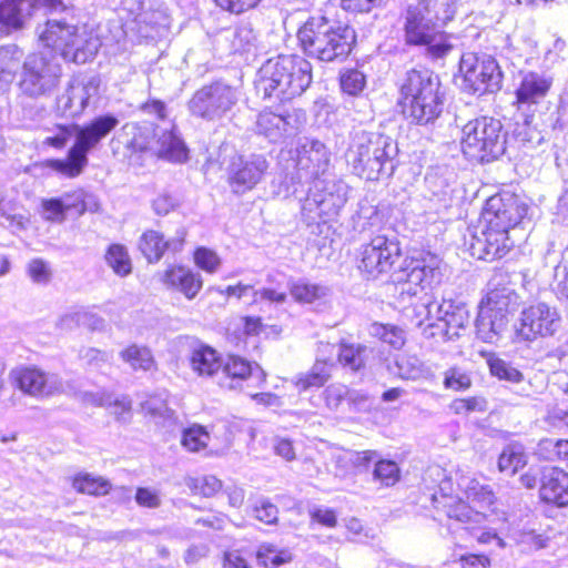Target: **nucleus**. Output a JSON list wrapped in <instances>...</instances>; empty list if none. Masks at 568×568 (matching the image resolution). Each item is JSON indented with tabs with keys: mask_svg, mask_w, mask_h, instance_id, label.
<instances>
[{
	"mask_svg": "<svg viewBox=\"0 0 568 568\" xmlns=\"http://www.w3.org/2000/svg\"><path fill=\"white\" fill-rule=\"evenodd\" d=\"M440 264L442 260L430 253L413 257L406 262L396 285L397 302L405 317L423 329L435 322L438 303H433L427 292L442 280Z\"/></svg>",
	"mask_w": 568,
	"mask_h": 568,
	"instance_id": "obj_1",
	"label": "nucleus"
},
{
	"mask_svg": "<svg viewBox=\"0 0 568 568\" xmlns=\"http://www.w3.org/2000/svg\"><path fill=\"white\" fill-rule=\"evenodd\" d=\"M312 82V65L301 55H278L267 60L258 71L256 89L265 98L281 102L301 95Z\"/></svg>",
	"mask_w": 568,
	"mask_h": 568,
	"instance_id": "obj_2",
	"label": "nucleus"
},
{
	"mask_svg": "<svg viewBox=\"0 0 568 568\" xmlns=\"http://www.w3.org/2000/svg\"><path fill=\"white\" fill-rule=\"evenodd\" d=\"M297 39L305 54L329 62L351 53L355 30L348 24L336 26L323 16H314L298 29Z\"/></svg>",
	"mask_w": 568,
	"mask_h": 568,
	"instance_id": "obj_3",
	"label": "nucleus"
},
{
	"mask_svg": "<svg viewBox=\"0 0 568 568\" xmlns=\"http://www.w3.org/2000/svg\"><path fill=\"white\" fill-rule=\"evenodd\" d=\"M438 4V0H417L407 7L404 23L406 42L427 47L434 58H443L453 49L449 37L437 28Z\"/></svg>",
	"mask_w": 568,
	"mask_h": 568,
	"instance_id": "obj_4",
	"label": "nucleus"
},
{
	"mask_svg": "<svg viewBox=\"0 0 568 568\" xmlns=\"http://www.w3.org/2000/svg\"><path fill=\"white\" fill-rule=\"evenodd\" d=\"M440 81L434 72L410 70L400 87L404 112L418 123H428L436 119L443 106Z\"/></svg>",
	"mask_w": 568,
	"mask_h": 568,
	"instance_id": "obj_5",
	"label": "nucleus"
},
{
	"mask_svg": "<svg viewBox=\"0 0 568 568\" xmlns=\"http://www.w3.org/2000/svg\"><path fill=\"white\" fill-rule=\"evenodd\" d=\"M458 487L466 500L450 499V503L445 505L448 518L469 527L485 523L489 516L488 511H494L491 508L496 499L494 491L489 486L483 485L474 478H462Z\"/></svg>",
	"mask_w": 568,
	"mask_h": 568,
	"instance_id": "obj_6",
	"label": "nucleus"
},
{
	"mask_svg": "<svg viewBox=\"0 0 568 568\" xmlns=\"http://www.w3.org/2000/svg\"><path fill=\"white\" fill-rule=\"evenodd\" d=\"M518 295L510 288H496L481 300L476 320L477 335L486 343L496 341L507 324V316L517 305Z\"/></svg>",
	"mask_w": 568,
	"mask_h": 568,
	"instance_id": "obj_7",
	"label": "nucleus"
},
{
	"mask_svg": "<svg viewBox=\"0 0 568 568\" xmlns=\"http://www.w3.org/2000/svg\"><path fill=\"white\" fill-rule=\"evenodd\" d=\"M561 325L562 317L555 306L536 302L521 310L515 324V333L521 341L534 342L555 336Z\"/></svg>",
	"mask_w": 568,
	"mask_h": 568,
	"instance_id": "obj_8",
	"label": "nucleus"
},
{
	"mask_svg": "<svg viewBox=\"0 0 568 568\" xmlns=\"http://www.w3.org/2000/svg\"><path fill=\"white\" fill-rule=\"evenodd\" d=\"M61 67L54 55L40 52L29 55L23 63L20 80L21 91L29 97H41L51 92L58 84Z\"/></svg>",
	"mask_w": 568,
	"mask_h": 568,
	"instance_id": "obj_9",
	"label": "nucleus"
},
{
	"mask_svg": "<svg viewBox=\"0 0 568 568\" xmlns=\"http://www.w3.org/2000/svg\"><path fill=\"white\" fill-rule=\"evenodd\" d=\"M459 71L464 77L465 89L471 93L483 94L500 88L501 72L490 55L467 52L460 58Z\"/></svg>",
	"mask_w": 568,
	"mask_h": 568,
	"instance_id": "obj_10",
	"label": "nucleus"
},
{
	"mask_svg": "<svg viewBox=\"0 0 568 568\" xmlns=\"http://www.w3.org/2000/svg\"><path fill=\"white\" fill-rule=\"evenodd\" d=\"M237 100L235 89L216 82L199 90L190 102V109L193 114L212 120L229 112Z\"/></svg>",
	"mask_w": 568,
	"mask_h": 568,
	"instance_id": "obj_11",
	"label": "nucleus"
},
{
	"mask_svg": "<svg viewBox=\"0 0 568 568\" xmlns=\"http://www.w3.org/2000/svg\"><path fill=\"white\" fill-rule=\"evenodd\" d=\"M528 206L516 194L504 192L490 196L481 212V222L493 227L510 230L527 214Z\"/></svg>",
	"mask_w": 568,
	"mask_h": 568,
	"instance_id": "obj_12",
	"label": "nucleus"
},
{
	"mask_svg": "<svg viewBox=\"0 0 568 568\" xmlns=\"http://www.w3.org/2000/svg\"><path fill=\"white\" fill-rule=\"evenodd\" d=\"M268 170V162L262 154L236 155L229 168L227 182L233 193L244 194L253 190Z\"/></svg>",
	"mask_w": 568,
	"mask_h": 568,
	"instance_id": "obj_13",
	"label": "nucleus"
},
{
	"mask_svg": "<svg viewBox=\"0 0 568 568\" xmlns=\"http://www.w3.org/2000/svg\"><path fill=\"white\" fill-rule=\"evenodd\" d=\"M469 322L466 307L450 300H444L436 305L435 322L429 323L423 332L426 338L442 337L444 341L459 336V331Z\"/></svg>",
	"mask_w": 568,
	"mask_h": 568,
	"instance_id": "obj_14",
	"label": "nucleus"
},
{
	"mask_svg": "<svg viewBox=\"0 0 568 568\" xmlns=\"http://www.w3.org/2000/svg\"><path fill=\"white\" fill-rule=\"evenodd\" d=\"M11 377L23 393L36 398H49L67 392L57 374L45 373L36 367L14 369Z\"/></svg>",
	"mask_w": 568,
	"mask_h": 568,
	"instance_id": "obj_15",
	"label": "nucleus"
},
{
	"mask_svg": "<svg viewBox=\"0 0 568 568\" xmlns=\"http://www.w3.org/2000/svg\"><path fill=\"white\" fill-rule=\"evenodd\" d=\"M508 232V230L481 223L480 232L473 235L469 244L471 255L484 261L501 258L514 245Z\"/></svg>",
	"mask_w": 568,
	"mask_h": 568,
	"instance_id": "obj_16",
	"label": "nucleus"
},
{
	"mask_svg": "<svg viewBox=\"0 0 568 568\" xmlns=\"http://www.w3.org/2000/svg\"><path fill=\"white\" fill-rule=\"evenodd\" d=\"M400 248L396 242L385 236L374 237L362 251V265L359 266L369 276H377L392 268L399 257Z\"/></svg>",
	"mask_w": 568,
	"mask_h": 568,
	"instance_id": "obj_17",
	"label": "nucleus"
},
{
	"mask_svg": "<svg viewBox=\"0 0 568 568\" xmlns=\"http://www.w3.org/2000/svg\"><path fill=\"white\" fill-rule=\"evenodd\" d=\"M224 378L221 382L223 387L245 392L247 388L258 387L265 382V373L257 365H252L239 356H230L223 365Z\"/></svg>",
	"mask_w": 568,
	"mask_h": 568,
	"instance_id": "obj_18",
	"label": "nucleus"
},
{
	"mask_svg": "<svg viewBox=\"0 0 568 568\" xmlns=\"http://www.w3.org/2000/svg\"><path fill=\"white\" fill-rule=\"evenodd\" d=\"M119 120L113 115L95 118L84 128L79 125H61L60 133L55 136H48L43 142H99L104 139L116 125Z\"/></svg>",
	"mask_w": 568,
	"mask_h": 568,
	"instance_id": "obj_19",
	"label": "nucleus"
},
{
	"mask_svg": "<svg viewBox=\"0 0 568 568\" xmlns=\"http://www.w3.org/2000/svg\"><path fill=\"white\" fill-rule=\"evenodd\" d=\"M99 83L94 78L74 79L67 90L58 98V110L65 116L81 115L90 100L98 94Z\"/></svg>",
	"mask_w": 568,
	"mask_h": 568,
	"instance_id": "obj_20",
	"label": "nucleus"
},
{
	"mask_svg": "<svg viewBox=\"0 0 568 568\" xmlns=\"http://www.w3.org/2000/svg\"><path fill=\"white\" fill-rule=\"evenodd\" d=\"M72 32H74V24L50 19L38 28V38L43 49L48 51L47 54L55 58L60 55L68 61L69 53L67 51L72 39Z\"/></svg>",
	"mask_w": 568,
	"mask_h": 568,
	"instance_id": "obj_21",
	"label": "nucleus"
},
{
	"mask_svg": "<svg viewBox=\"0 0 568 568\" xmlns=\"http://www.w3.org/2000/svg\"><path fill=\"white\" fill-rule=\"evenodd\" d=\"M33 7H45L51 11H63L62 0H0V23L4 27L19 29L24 19L31 14Z\"/></svg>",
	"mask_w": 568,
	"mask_h": 568,
	"instance_id": "obj_22",
	"label": "nucleus"
},
{
	"mask_svg": "<svg viewBox=\"0 0 568 568\" xmlns=\"http://www.w3.org/2000/svg\"><path fill=\"white\" fill-rule=\"evenodd\" d=\"M185 236L186 231L183 227L176 230L175 235L169 240H164L160 232L149 230L141 235L139 248L150 263H156L165 251H181Z\"/></svg>",
	"mask_w": 568,
	"mask_h": 568,
	"instance_id": "obj_23",
	"label": "nucleus"
},
{
	"mask_svg": "<svg viewBox=\"0 0 568 568\" xmlns=\"http://www.w3.org/2000/svg\"><path fill=\"white\" fill-rule=\"evenodd\" d=\"M324 180L315 178L310 187L307 196L302 204V214L307 223H313L316 219L325 220L336 213L335 196L331 192H322Z\"/></svg>",
	"mask_w": 568,
	"mask_h": 568,
	"instance_id": "obj_24",
	"label": "nucleus"
},
{
	"mask_svg": "<svg viewBox=\"0 0 568 568\" xmlns=\"http://www.w3.org/2000/svg\"><path fill=\"white\" fill-rule=\"evenodd\" d=\"M159 276L168 288L180 292L187 300H193L203 286L201 274L183 265H169Z\"/></svg>",
	"mask_w": 568,
	"mask_h": 568,
	"instance_id": "obj_25",
	"label": "nucleus"
},
{
	"mask_svg": "<svg viewBox=\"0 0 568 568\" xmlns=\"http://www.w3.org/2000/svg\"><path fill=\"white\" fill-rule=\"evenodd\" d=\"M552 77L546 72L527 71L521 73L519 85L516 89L518 104H537L549 92Z\"/></svg>",
	"mask_w": 568,
	"mask_h": 568,
	"instance_id": "obj_26",
	"label": "nucleus"
},
{
	"mask_svg": "<svg viewBox=\"0 0 568 568\" xmlns=\"http://www.w3.org/2000/svg\"><path fill=\"white\" fill-rule=\"evenodd\" d=\"M539 496L545 503L560 507L568 505V473L557 467L545 469L540 479Z\"/></svg>",
	"mask_w": 568,
	"mask_h": 568,
	"instance_id": "obj_27",
	"label": "nucleus"
},
{
	"mask_svg": "<svg viewBox=\"0 0 568 568\" xmlns=\"http://www.w3.org/2000/svg\"><path fill=\"white\" fill-rule=\"evenodd\" d=\"M101 47V40L93 28L87 24L74 26L72 39L68 49L69 59L74 63H85L91 60Z\"/></svg>",
	"mask_w": 568,
	"mask_h": 568,
	"instance_id": "obj_28",
	"label": "nucleus"
},
{
	"mask_svg": "<svg viewBox=\"0 0 568 568\" xmlns=\"http://www.w3.org/2000/svg\"><path fill=\"white\" fill-rule=\"evenodd\" d=\"M503 52L505 58L516 68L535 65L539 60L537 42L524 33H514L508 37Z\"/></svg>",
	"mask_w": 568,
	"mask_h": 568,
	"instance_id": "obj_29",
	"label": "nucleus"
},
{
	"mask_svg": "<svg viewBox=\"0 0 568 568\" xmlns=\"http://www.w3.org/2000/svg\"><path fill=\"white\" fill-rule=\"evenodd\" d=\"M92 144H73L65 159H53L43 162V166L50 168L58 174L73 179L79 176L88 164V152Z\"/></svg>",
	"mask_w": 568,
	"mask_h": 568,
	"instance_id": "obj_30",
	"label": "nucleus"
},
{
	"mask_svg": "<svg viewBox=\"0 0 568 568\" xmlns=\"http://www.w3.org/2000/svg\"><path fill=\"white\" fill-rule=\"evenodd\" d=\"M503 125L499 120L483 116L462 128L460 142H498Z\"/></svg>",
	"mask_w": 568,
	"mask_h": 568,
	"instance_id": "obj_31",
	"label": "nucleus"
},
{
	"mask_svg": "<svg viewBox=\"0 0 568 568\" xmlns=\"http://www.w3.org/2000/svg\"><path fill=\"white\" fill-rule=\"evenodd\" d=\"M189 363L191 369L201 377H211L222 368L217 352L200 342L191 346Z\"/></svg>",
	"mask_w": 568,
	"mask_h": 568,
	"instance_id": "obj_32",
	"label": "nucleus"
},
{
	"mask_svg": "<svg viewBox=\"0 0 568 568\" xmlns=\"http://www.w3.org/2000/svg\"><path fill=\"white\" fill-rule=\"evenodd\" d=\"M291 296L297 303L312 304L326 298L331 294L328 286L312 283L306 278H291L287 283Z\"/></svg>",
	"mask_w": 568,
	"mask_h": 568,
	"instance_id": "obj_33",
	"label": "nucleus"
},
{
	"mask_svg": "<svg viewBox=\"0 0 568 568\" xmlns=\"http://www.w3.org/2000/svg\"><path fill=\"white\" fill-rule=\"evenodd\" d=\"M462 152L471 163H489L505 153V144H462Z\"/></svg>",
	"mask_w": 568,
	"mask_h": 568,
	"instance_id": "obj_34",
	"label": "nucleus"
},
{
	"mask_svg": "<svg viewBox=\"0 0 568 568\" xmlns=\"http://www.w3.org/2000/svg\"><path fill=\"white\" fill-rule=\"evenodd\" d=\"M23 51L17 45H6L0 48V82L8 84L12 82L16 72L20 67Z\"/></svg>",
	"mask_w": 568,
	"mask_h": 568,
	"instance_id": "obj_35",
	"label": "nucleus"
},
{
	"mask_svg": "<svg viewBox=\"0 0 568 568\" xmlns=\"http://www.w3.org/2000/svg\"><path fill=\"white\" fill-rule=\"evenodd\" d=\"M398 376L403 379L428 378L430 369L415 355L403 354L396 359Z\"/></svg>",
	"mask_w": 568,
	"mask_h": 568,
	"instance_id": "obj_36",
	"label": "nucleus"
},
{
	"mask_svg": "<svg viewBox=\"0 0 568 568\" xmlns=\"http://www.w3.org/2000/svg\"><path fill=\"white\" fill-rule=\"evenodd\" d=\"M329 375V365L325 361H316L310 372L300 374L296 377L295 385L301 390L321 387L327 382Z\"/></svg>",
	"mask_w": 568,
	"mask_h": 568,
	"instance_id": "obj_37",
	"label": "nucleus"
},
{
	"mask_svg": "<svg viewBox=\"0 0 568 568\" xmlns=\"http://www.w3.org/2000/svg\"><path fill=\"white\" fill-rule=\"evenodd\" d=\"M287 125L286 118L271 111L261 112L256 121L258 133L270 139H276L282 132H286Z\"/></svg>",
	"mask_w": 568,
	"mask_h": 568,
	"instance_id": "obj_38",
	"label": "nucleus"
},
{
	"mask_svg": "<svg viewBox=\"0 0 568 568\" xmlns=\"http://www.w3.org/2000/svg\"><path fill=\"white\" fill-rule=\"evenodd\" d=\"M121 358L133 369L150 371L155 361L151 351L145 346L130 345L120 353Z\"/></svg>",
	"mask_w": 568,
	"mask_h": 568,
	"instance_id": "obj_39",
	"label": "nucleus"
},
{
	"mask_svg": "<svg viewBox=\"0 0 568 568\" xmlns=\"http://www.w3.org/2000/svg\"><path fill=\"white\" fill-rule=\"evenodd\" d=\"M527 464V456L524 449L517 445L507 446L499 456L498 468L508 475H515Z\"/></svg>",
	"mask_w": 568,
	"mask_h": 568,
	"instance_id": "obj_40",
	"label": "nucleus"
},
{
	"mask_svg": "<svg viewBox=\"0 0 568 568\" xmlns=\"http://www.w3.org/2000/svg\"><path fill=\"white\" fill-rule=\"evenodd\" d=\"M369 333L395 349H400L406 343L404 329L395 325L374 323L371 325Z\"/></svg>",
	"mask_w": 568,
	"mask_h": 568,
	"instance_id": "obj_41",
	"label": "nucleus"
},
{
	"mask_svg": "<svg viewBox=\"0 0 568 568\" xmlns=\"http://www.w3.org/2000/svg\"><path fill=\"white\" fill-rule=\"evenodd\" d=\"M256 558L265 568H278L292 560V554L286 549H277L274 545L263 544L258 547Z\"/></svg>",
	"mask_w": 568,
	"mask_h": 568,
	"instance_id": "obj_42",
	"label": "nucleus"
},
{
	"mask_svg": "<svg viewBox=\"0 0 568 568\" xmlns=\"http://www.w3.org/2000/svg\"><path fill=\"white\" fill-rule=\"evenodd\" d=\"M105 261L108 265L120 276L131 273L132 265L126 248L121 244H112L109 246Z\"/></svg>",
	"mask_w": 568,
	"mask_h": 568,
	"instance_id": "obj_43",
	"label": "nucleus"
},
{
	"mask_svg": "<svg viewBox=\"0 0 568 568\" xmlns=\"http://www.w3.org/2000/svg\"><path fill=\"white\" fill-rule=\"evenodd\" d=\"M73 487L79 493L100 496L109 493L111 484L102 477L83 474L74 477Z\"/></svg>",
	"mask_w": 568,
	"mask_h": 568,
	"instance_id": "obj_44",
	"label": "nucleus"
},
{
	"mask_svg": "<svg viewBox=\"0 0 568 568\" xmlns=\"http://www.w3.org/2000/svg\"><path fill=\"white\" fill-rule=\"evenodd\" d=\"M185 484L193 494L204 497H211L222 488V481L213 475L190 477L186 479Z\"/></svg>",
	"mask_w": 568,
	"mask_h": 568,
	"instance_id": "obj_45",
	"label": "nucleus"
},
{
	"mask_svg": "<svg viewBox=\"0 0 568 568\" xmlns=\"http://www.w3.org/2000/svg\"><path fill=\"white\" fill-rule=\"evenodd\" d=\"M209 440V433L202 426L193 425L184 429L181 443L187 450L199 452L207 446Z\"/></svg>",
	"mask_w": 568,
	"mask_h": 568,
	"instance_id": "obj_46",
	"label": "nucleus"
},
{
	"mask_svg": "<svg viewBox=\"0 0 568 568\" xmlns=\"http://www.w3.org/2000/svg\"><path fill=\"white\" fill-rule=\"evenodd\" d=\"M400 476L397 464L393 460H376L374 469V479L382 485L389 487L395 485Z\"/></svg>",
	"mask_w": 568,
	"mask_h": 568,
	"instance_id": "obj_47",
	"label": "nucleus"
},
{
	"mask_svg": "<svg viewBox=\"0 0 568 568\" xmlns=\"http://www.w3.org/2000/svg\"><path fill=\"white\" fill-rule=\"evenodd\" d=\"M488 364L491 375L499 379L514 384H518L524 379L521 372L500 358H490Z\"/></svg>",
	"mask_w": 568,
	"mask_h": 568,
	"instance_id": "obj_48",
	"label": "nucleus"
},
{
	"mask_svg": "<svg viewBox=\"0 0 568 568\" xmlns=\"http://www.w3.org/2000/svg\"><path fill=\"white\" fill-rule=\"evenodd\" d=\"M450 410L456 415H468L474 412L484 413L487 410V400L480 396L457 398L449 405Z\"/></svg>",
	"mask_w": 568,
	"mask_h": 568,
	"instance_id": "obj_49",
	"label": "nucleus"
},
{
	"mask_svg": "<svg viewBox=\"0 0 568 568\" xmlns=\"http://www.w3.org/2000/svg\"><path fill=\"white\" fill-rule=\"evenodd\" d=\"M68 394H71L73 397L79 399L85 405L92 406H108L111 404L112 394L99 390V392H82V390H73L70 384L64 385Z\"/></svg>",
	"mask_w": 568,
	"mask_h": 568,
	"instance_id": "obj_50",
	"label": "nucleus"
},
{
	"mask_svg": "<svg viewBox=\"0 0 568 568\" xmlns=\"http://www.w3.org/2000/svg\"><path fill=\"white\" fill-rule=\"evenodd\" d=\"M69 204H62L59 199L42 200V217L52 223H62L65 220Z\"/></svg>",
	"mask_w": 568,
	"mask_h": 568,
	"instance_id": "obj_51",
	"label": "nucleus"
},
{
	"mask_svg": "<svg viewBox=\"0 0 568 568\" xmlns=\"http://www.w3.org/2000/svg\"><path fill=\"white\" fill-rule=\"evenodd\" d=\"M254 517L266 525H274L278 519V508L266 498H260L253 507Z\"/></svg>",
	"mask_w": 568,
	"mask_h": 568,
	"instance_id": "obj_52",
	"label": "nucleus"
},
{
	"mask_svg": "<svg viewBox=\"0 0 568 568\" xmlns=\"http://www.w3.org/2000/svg\"><path fill=\"white\" fill-rule=\"evenodd\" d=\"M194 262L196 266L207 273H215L221 266V258L219 255L206 247H200L195 251Z\"/></svg>",
	"mask_w": 568,
	"mask_h": 568,
	"instance_id": "obj_53",
	"label": "nucleus"
},
{
	"mask_svg": "<svg viewBox=\"0 0 568 568\" xmlns=\"http://www.w3.org/2000/svg\"><path fill=\"white\" fill-rule=\"evenodd\" d=\"M261 301H266L275 305H282L287 301V293L273 287H263L261 290H254L252 292V298L247 302L248 304H256Z\"/></svg>",
	"mask_w": 568,
	"mask_h": 568,
	"instance_id": "obj_54",
	"label": "nucleus"
},
{
	"mask_svg": "<svg viewBox=\"0 0 568 568\" xmlns=\"http://www.w3.org/2000/svg\"><path fill=\"white\" fill-rule=\"evenodd\" d=\"M135 501L140 507L156 509L162 505L161 493L152 487H139L135 493Z\"/></svg>",
	"mask_w": 568,
	"mask_h": 568,
	"instance_id": "obj_55",
	"label": "nucleus"
},
{
	"mask_svg": "<svg viewBox=\"0 0 568 568\" xmlns=\"http://www.w3.org/2000/svg\"><path fill=\"white\" fill-rule=\"evenodd\" d=\"M156 153L159 158L172 163H183L189 158V150L185 144H161Z\"/></svg>",
	"mask_w": 568,
	"mask_h": 568,
	"instance_id": "obj_56",
	"label": "nucleus"
},
{
	"mask_svg": "<svg viewBox=\"0 0 568 568\" xmlns=\"http://www.w3.org/2000/svg\"><path fill=\"white\" fill-rule=\"evenodd\" d=\"M444 384L447 388L463 390L470 387L471 379L468 374L454 367L446 372Z\"/></svg>",
	"mask_w": 568,
	"mask_h": 568,
	"instance_id": "obj_57",
	"label": "nucleus"
},
{
	"mask_svg": "<svg viewBox=\"0 0 568 568\" xmlns=\"http://www.w3.org/2000/svg\"><path fill=\"white\" fill-rule=\"evenodd\" d=\"M28 273L31 280L38 284H45L51 278V270L47 262L34 258L28 264Z\"/></svg>",
	"mask_w": 568,
	"mask_h": 568,
	"instance_id": "obj_58",
	"label": "nucleus"
},
{
	"mask_svg": "<svg viewBox=\"0 0 568 568\" xmlns=\"http://www.w3.org/2000/svg\"><path fill=\"white\" fill-rule=\"evenodd\" d=\"M224 11L241 14L255 8L262 0H213Z\"/></svg>",
	"mask_w": 568,
	"mask_h": 568,
	"instance_id": "obj_59",
	"label": "nucleus"
},
{
	"mask_svg": "<svg viewBox=\"0 0 568 568\" xmlns=\"http://www.w3.org/2000/svg\"><path fill=\"white\" fill-rule=\"evenodd\" d=\"M552 290L559 297L568 300V264H559L555 267Z\"/></svg>",
	"mask_w": 568,
	"mask_h": 568,
	"instance_id": "obj_60",
	"label": "nucleus"
},
{
	"mask_svg": "<svg viewBox=\"0 0 568 568\" xmlns=\"http://www.w3.org/2000/svg\"><path fill=\"white\" fill-rule=\"evenodd\" d=\"M347 395V388L341 384L329 385L325 389V400L329 408H337Z\"/></svg>",
	"mask_w": 568,
	"mask_h": 568,
	"instance_id": "obj_61",
	"label": "nucleus"
},
{
	"mask_svg": "<svg viewBox=\"0 0 568 568\" xmlns=\"http://www.w3.org/2000/svg\"><path fill=\"white\" fill-rule=\"evenodd\" d=\"M80 358L88 365L100 366L101 363L110 359V355L100 349L87 347L80 351Z\"/></svg>",
	"mask_w": 568,
	"mask_h": 568,
	"instance_id": "obj_62",
	"label": "nucleus"
},
{
	"mask_svg": "<svg viewBox=\"0 0 568 568\" xmlns=\"http://www.w3.org/2000/svg\"><path fill=\"white\" fill-rule=\"evenodd\" d=\"M176 206H178L176 200L165 193L158 195L152 202L153 211L158 215H166L172 210H174Z\"/></svg>",
	"mask_w": 568,
	"mask_h": 568,
	"instance_id": "obj_63",
	"label": "nucleus"
},
{
	"mask_svg": "<svg viewBox=\"0 0 568 568\" xmlns=\"http://www.w3.org/2000/svg\"><path fill=\"white\" fill-rule=\"evenodd\" d=\"M462 568H489L490 559L485 555L469 554L462 556L460 559Z\"/></svg>",
	"mask_w": 568,
	"mask_h": 568,
	"instance_id": "obj_64",
	"label": "nucleus"
}]
</instances>
